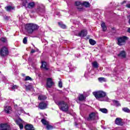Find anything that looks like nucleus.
Instances as JSON below:
<instances>
[{
    "instance_id": "f257e3e1",
    "label": "nucleus",
    "mask_w": 130,
    "mask_h": 130,
    "mask_svg": "<svg viewBox=\"0 0 130 130\" xmlns=\"http://www.w3.org/2000/svg\"><path fill=\"white\" fill-rule=\"evenodd\" d=\"M92 93L99 101H109V99L106 96V92L103 91H94Z\"/></svg>"
},
{
    "instance_id": "f03ea898",
    "label": "nucleus",
    "mask_w": 130,
    "mask_h": 130,
    "mask_svg": "<svg viewBox=\"0 0 130 130\" xmlns=\"http://www.w3.org/2000/svg\"><path fill=\"white\" fill-rule=\"evenodd\" d=\"M54 101L58 105L60 110L67 112L69 111V105L63 101H59L58 99H54Z\"/></svg>"
},
{
    "instance_id": "7ed1b4c3",
    "label": "nucleus",
    "mask_w": 130,
    "mask_h": 130,
    "mask_svg": "<svg viewBox=\"0 0 130 130\" xmlns=\"http://www.w3.org/2000/svg\"><path fill=\"white\" fill-rule=\"evenodd\" d=\"M38 28H39V26L34 23H27L25 26V29L28 34H32Z\"/></svg>"
},
{
    "instance_id": "20e7f679",
    "label": "nucleus",
    "mask_w": 130,
    "mask_h": 130,
    "mask_svg": "<svg viewBox=\"0 0 130 130\" xmlns=\"http://www.w3.org/2000/svg\"><path fill=\"white\" fill-rule=\"evenodd\" d=\"M36 13L40 16H43L45 14V6L41 4H38L37 8L36 9Z\"/></svg>"
},
{
    "instance_id": "39448f33",
    "label": "nucleus",
    "mask_w": 130,
    "mask_h": 130,
    "mask_svg": "<svg viewBox=\"0 0 130 130\" xmlns=\"http://www.w3.org/2000/svg\"><path fill=\"white\" fill-rule=\"evenodd\" d=\"M128 40V38L126 36H122L118 38L117 39V44L118 45H119L120 46H121L122 45H124L125 43H126V41Z\"/></svg>"
},
{
    "instance_id": "423d86ee",
    "label": "nucleus",
    "mask_w": 130,
    "mask_h": 130,
    "mask_svg": "<svg viewBox=\"0 0 130 130\" xmlns=\"http://www.w3.org/2000/svg\"><path fill=\"white\" fill-rule=\"evenodd\" d=\"M9 54V50L6 47H3L0 49V55L2 57H5Z\"/></svg>"
},
{
    "instance_id": "0eeeda50",
    "label": "nucleus",
    "mask_w": 130,
    "mask_h": 130,
    "mask_svg": "<svg viewBox=\"0 0 130 130\" xmlns=\"http://www.w3.org/2000/svg\"><path fill=\"white\" fill-rule=\"evenodd\" d=\"M98 119V116L95 113H91L87 118L88 121H95Z\"/></svg>"
},
{
    "instance_id": "6e6552de",
    "label": "nucleus",
    "mask_w": 130,
    "mask_h": 130,
    "mask_svg": "<svg viewBox=\"0 0 130 130\" xmlns=\"http://www.w3.org/2000/svg\"><path fill=\"white\" fill-rule=\"evenodd\" d=\"M17 123L20 129H23L24 128V121L20 118V117H17Z\"/></svg>"
},
{
    "instance_id": "1a4fd4ad",
    "label": "nucleus",
    "mask_w": 130,
    "mask_h": 130,
    "mask_svg": "<svg viewBox=\"0 0 130 130\" xmlns=\"http://www.w3.org/2000/svg\"><path fill=\"white\" fill-rule=\"evenodd\" d=\"M0 130H11L10 125L5 124H0Z\"/></svg>"
},
{
    "instance_id": "9d476101",
    "label": "nucleus",
    "mask_w": 130,
    "mask_h": 130,
    "mask_svg": "<svg viewBox=\"0 0 130 130\" xmlns=\"http://www.w3.org/2000/svg\"><path fill=\"white\" fill-rule=\"evenodd\" d=\"M75 5L76 7H77V9L78 10V11H81L83 10V7H82V3H81L80 1H76Z\"/></svg>"
},
{
    "instance_id": "9b49d317",
    "label": "nucleus",
    "mask_w": 130,
    "mask_h": 130,
    "mask_svg": "<svg viewBox=\"0 0 130 130\" xmlns=\"http://www.w3.org/2000/svg\"><path fill=\"white\" fill-rule=\"evenodd\" d=\"M41 68L43 69L45 71H48V70H49V66H48V64H47V63H46V62L42 61Z\"/></svg>"
},
{
    "instance_id": "f8f14e48",
    "label": "nucleus",
    "mask_w": 130,
    "mask_h": 130,
    "mask_svg": "<svg viewBox=\"0 0 130 130\" xmlns=\"http://www.w3.org/2000/svg\"><path fill=\"white\" fill-rule=\"evenodd\" d=\"M54 84L51 78H48L47 80V87L48 88H51L52 85Z\"/></svg>"
},
{
    "instance_id": "ddd939ff",
    "label": "nucleus",
    "mask_w": 130,
    "mask_h": 130,
    "mask_svg": "<svg viewBox=\"0 0 130 130\" xmlns=\"http://www.w3.org/2000/svg\"><path fill=\"white\" fill-rule=\"evenodd\" d=\"M36 6L35 2L31 1L27 4V9H34Z\"/></svg>"
},
{
    "instance_id": "4468645a",
    "label": "nucleus",
    "mask_w": 130,
    "mask_h": 130,
    "mask_svg": "<svg viewBox=\"0 0 130 130\" xmlns=\"http://www.w3.org/2000/svg\"><path fill=\"white\" fill-rule=\"evenodd\" d=\"M39 108L42 110L46 109V108H47V104L44 102L40 103L39 105Z\"/></svg>"
},
{
    "instance_id": "2eb2a0df",
    "label": "nucleus",
    "mask_w": 130,
    "mask_h": 130,
    "mask_svg": "<svg viewBox=\"0 0 130 130\" xmlns=\"http://www.w3.org/2000/svg\"><path fill=\"white\" fill-rule=\"evenodd\" d=\"M87 34H88L87 30L83 29L79 33V36L80 37H85V36H87Z\"/></svg>"
},
{
    "instance_id": "dca6fc26",
    "label": "nucleus",
    "mask_w": 130,
    "mask_h": 130,
    "mask_svg": "<svg viewBox=\"0 0 130 130\" xmlns=\"http://www.w3.org/2000/svg\"><path fill=\"white\" fill-rule=\"evenodd\" d=\"M4 111L7 114H10L12 112V107L10 106H6L5 107Z\"/></svg>"
},
{
    "instance_id": "f3484780",
    "label": "nucleus",
    "mask_w": 130,
    "mask_h": 130,
    "mask_svg": "<svg viewBox=\"0 0 130 130\" xmlns=\"http://www.w3.org/2000/svg\"><path fill=\"white\" fill-rule=\"evenodd\" d=\"M24 128L25 130H35L33 125L32 124H26L24 126Z\"/></svg>"
},
{
    "instance_id": "a211bd4d",
    "label": "nucleus",
    "mask_w": 130,
    "mask_h": 130,
    "mask_svg": "<svg viewBox=\"0 0 130 130\" xmlns=\"http://www.w3.org/2000/svg\"><path fill=\"white\" fill-rule=\"evenodd\" d=\"M115 122L117 125H122V121H121V118H116Z\"/></svg>"
},
{
    "instance_id": "6ab92c4d",
    "label": "nucleus",
    "mask_w": 130,
    "mask_h": 130,
    "mask_svg": "<svg viewBox=\"0 0 130 130\" xmlns=\"http://www.w3.org/2000/svg\"><path fill=\"white\" fill-rule=\"evenodd\" d=\"M5 9L7 12H12L13 10H15V7H12L11 6H8L5 7Z\"/></svg>"
},
{
    "instance_id": "aec40b11",
    "label": "nucleus",
    "mask_w": 130,
    "mask_h": 130,
    "mask_svg": "<svg viewBox=\"0 0 130 130\" xmlns=\"http://www.w3.org/2000/svg\"><path fill=\"white\" fill-rule=\"evenodd\" d=\"M118 55L119 56V57L125 58L126 56L125 52L124 51H121Z\"/></svg>"
},
{
    "instance_id": "412c9836",
    "label": "nucleus",
    "mask_w": 130,
    "mask_h": 130,
    "mask_svg": "<svg viewBox=\"0 0 130 130\" xmlns=\"http://www.w3.org/2000/svg\"><path fill=\"white\" fill-rule=\"evenodd\" d=\"M113 103L114 105V106H116V107H118L119 106H121V105L119 103V102L116 101V100H113Z\"/></svg>"
},
{
    "instance_id": "4be33fe9",
    "label": "nucleus",
    "mask_w": 130,
    "mask_h": 130,
    "mask_svg": "<svg viewBox=\"0 0 130 130\" xmlns=\"http://www.w3.org/2000/svg\"><path fill=\"white\" fill-rule=\"evenodd\" d=\"M47 98L46 95H40L38 97L39 100H45Z\"/></svg>"
},
{
    "instance_id": "5701e85b",
    "label": "nucleus",
    "mask_w": 130,
    "mask_h": 130,
    "mask_svg": "<svg viewBox=\"0 0 130 130\" xmlns=\"http://www.w3.org/2000/svg\"><path fill=\"white\" fill-rule=\"evenodd\" d=\"M82 6H84L85 8H89L90 3L89 2H84L82 3Z\"/></svg>"
},
{
    "instance_id": "b1692460",
    "label": "nucleus",
    "mask_w": 130,
    "mask_h": 130,
    "mask_svg": "<svg viewBox=\"0 0 130 130\" xmlns=\"http://www.w3.org/2000/svg\"><path fill=\"white\" fill-rule=\"evenodd\" d=\"M101 27L103 31H106V30L107 29L106 26H105V23L104 22H102L101 24Z\"/></svg>"
},
{
    "instance_id": "393cba45",
    "label": "nucleus",
    "mask_w": 130,
    "mask_h": 130,
    "mask_svg": "<svg viewBox=\"0 0 130 130\" xmlns=\"http://www.w3.org/2000/svg\"><path fill=\"white\" fill-rule=\"evenodd\" d=\"M122 110L124 111V112H126V113H130V110L127 108H123Z\"/></svg>"
},
{
    "instance_id": "a878e982",
    "label": "nucleus",
    "mask_w": 130,
    "mask_h": 130,
    "mask_svg": "<svg viewBox=\"0 0 130 130\" xmlns=\"http://www.w3.org/2000/svg\"><path fill=\"white\" fill-rule=\"evenodd\" d=\"M89 42L90 44H91V45H95V44H96V42L93 39H89Z\"/></svg>"
},
{
    "instance_id": "bb28decb",
    "label": "nucleus",
    "mask_w": 130,
    "mask_h": 130,
    "mask_svg": "<svg viewBox=\"0 0 130 130\" xmlns=\"http://www.w3.org/2000/svg\"><path fill=\"white\" fill-rule=\"evenodd\" d=\"M58 24L59 26H60V27L61 28H62L63 29H66V28H67V26H66V25L61 23V22H58Z\"/></svg>"
},
{
    "instance_id": "cd10ccee",
    "label": "nucleus",
    "mask_w": 130,
    "mask_h": 130,
    "mask_svg": "<svg viewBox=\"0 0 130 130\" xmlns=\"http://www.w3.org/2000/svg\"><path fill=\"white\" fill-rule=\"evenodd\" d=\"M41 122L43 123V124H44V125H47L48 124V122H47V121H46V120H45V119H42L41 120Z\"/></svg>"
},
{
    "instance_id": "c85d7f7f",
    "label": "nucleus",
    "mask_w": 130,
    "mask_h": 130,
    "mask_svg": "<svg viewBox=\"0 0 130 130\" xmlns=\"http://www.w3.org/2000/svg\"><path fill=\"white\" fill-rule=\"evenodd\" d=\"M23 109L22 108H18V110H17V112L19 114V115H20L21 114V113L23 112Z\"/></svg>"
},
{
    "instance_id": "c756f323",
    "label": "nucleus",
    "mask_w": 130,
    "mask_h": 130,
    "mask_svg": "<svg viewBox=\"0 0 130 130\" xmlns=\"http://www.w3.org/2000/svg\"><path fill=\"white\" fill-rule=\"evenodd\" d=\"M28 5V1L26 0H25L22 3V6L23 7H25V8H27V6Z\"/></svg>"
},
{
    "instance_id": "7c9ffc66",
    "label": "nucleus",
    "mask_w": 130,
    "mask_h": 130,
    "mask_svg": "<svg viewBox=\"0 0 130 130\" xmlns=\"http://www.w3.org/2000/svg\"><path fill=\"white\" fill-rule=\"evenodd\" d=\"M100 111H101V112H103V113H107V112H108L107 109L105 108L100 109Z\"/></svg>"
},
{
    "instance_id": "2f4dec72",
    "label": "nucleus",
    "mask_w": 130,
    "mask_h": 130,
    "mask_svg": "<svg viewBox=\"0 0 130 130\" xmlns=\"http://www.w3.org/2000/svg\"><path fill=\"white\" fill-rule=\"evenodd\" d=\"M92 67H93V68H95V69H97V68H98L99 67L98 63H97V62L96 61L92 62Z\"/></svg>"
},
{
    "instance_id": "473e14b6",
    "label": "nucleus",
    "mask_w": 130,
    "mask_h": 130,
    "mask_svg": "<svg viewBox=\"0 0 130 130\" xmlns=\"http://www.w3.org/2000/svg\"><path fill=\"white\" fill-rule=\"evenodd\" d=\"M46 128L47 129H52L53 128V126L51 125H49V124L46 125Z\"/></svg>"
},
{
    "instance_id": "72a5a7b5",
    "label": "nucleus",
    "mask_w": 130,
    "mask_h": 130,
    "mask_svg": "<svg viewBox=\"0 0 130 130\" xmlns=\"http://www.w3.org/2000/svg\"><path fill=\"white\" fill-rule=\"evenodd\" d=\"M85 100V97H84V95L83 94H81L79 97V100L80 101H83V100Z\"/></svg>"
},
{
    "instance_id": "f704fd0d",
    "label": "nucleus",
    "mask_w": 130,
    "mask_h": 130,
    "mask_svg": "<svg viewBox=\"0 0 130 130\" xmlns=\"http://www.w3.org/2000/svg\"><path fill=\"white\" fill-rule=\"evenodd\" d=\"M100 82H106V79L103 77H100L99 78Z\"/></svg>"
},
{
    "instance_id": "c9c22d12",
    "label": "nucleus",
    "mask_w": 130,
    "mask_h": 130,
    "mask_svg": "<svg viewBox=\"0 0 130 130\" xmlns=\"http://www.w3.org/2000/svg\"><path fill=\"white\" fill-rule=\"evenodd\" d=\"M1 41H2V42H3V43H7V38H2L1 39Z\"/></svg>"
},
{
    "instance_id": "e433bc0d",
    "label": "nucleus",
    "mask_w": 130,
    "mask_h": 130,
    "mask_svg": "<svg viewBox=\"0 0 130 130\" xmlns=\"http://www.w3.org/2000/svg\"><path fill=\"white\" fill-rule=\"evenodd\" d=\"M24 81H32V78L29 76H26L24 79Z\"/></svg>"
},
{
    "instance_id": "4c0bfd02",
    "label": "nucleus",
    "mask_w": 130,
    "mask_h": 130,
    "mask_svg": "<svg viewBox=\"0 0 130 130\" xmlns=\"http://www.w3.org/2000/svg\"><path fill=\"white\" fill-rule=\"evenodd\" d=\"M23 43H24V44H27V37L24 38L23 40Z\"/></svg>"
},
{
    "instance_id": "58836bf2",
    "label": "nucleus",
    "mask_w": 130,
    "mask_h": 130,
    "mask_svg": "<svg viewBox=\"0 0 130 130\" xmlns=\"http://www.w3.org/2000/svg\"><path fill=\"white\" fill-rule=\"evenodd\" d=\"M58 86H59V88L62 87V83L61 82V81H59Z\"/></svg>"
},
{
    "instance_id": "ea45409f",
    "label": "nucleus",
    "mask_w": 130,
    "mask_h": 130,
    "mask_svg": "<svg viewBox=\"0 0 130 130\" xmlns=\"http://www.w3.org/2000/svg\"><path fill=\"white\" fill-rule=\"evenodd\" d=\"M84 76H85V78H88V76H90L89 75V72H85Z\"/></svg>"
},
{
    "instance_id": "a19ab883",
    "label": "nucleus",
    "mask_w": 130,
    "mask_h": 130,
    "mask_svg": "<svg viewBox=\"0 0 130 130\" xmlns=\"http://www.w3.org/2000/svg\"><path fill=\"white\" fill-rule=\"evenodd\" d=\"M31 89V86H26V91H29V90H30Z\"/></svg>"
},
{
    "instance_id": "79ce46f5",
    "label": "nucleus",
    "mask_w": 130,
    "mask_h": 130,
    "mask_svg": "<svg viewBox=\"0 0 130 130\" xmlns=\"http://www.w3.org/2000/svg\"><path fill=\"white\" fill-rule=\"evenodd\" d=\"M4 18L5 19V20H9V19H10V17L9 16H4Z\"/></svg>"
},
{
    "instance_id": "37998d69",
    "label": "nucleus",
    "mask_w": 130,
    "mask_h": 130,
    "mask_svg": "<svg viewBox=\"0 0 130 130\" xmlns=\"http://www.w3.org/2000/svg\"><path fill=\"white\" fill-rule=\"evenodd\" d=\"M126 7L128 8V9H130V4H127L126 5Z\"/></svg>"
},
{
    "instance_id": "c03bdc74",
    "label": "nucleus",
    "mask_w": 130,
    "mask_h": 130,
    "mask_svg": "<svg viewBox=\"0 0 130 130\" xmlns=\"http://www.w3.org/2000/svg\"><path fill=\"white\" fill-rule=\"evenodd\" d=\"M17 87L16 85H14L13 87H12V89H16V87Z\"/></svg>"
},
{
    "instance_id": "a18cd8bd",
    "label": "nucleus",
    "mask_w": 130,
    "mask_h": 130,
    "mask_svg": "<svg viewBox=\"0 0 130 130\" xmlns=\"http://www.w3.org/2000/svg\"><path fill=\"white\" fill-rule=\"evenodd\" d=\"M34 52H35V50L32 49V50H31V53H34Z\"/></svg>"
},
{
    "instance_id": "49530a36",
    "label": "nucleus",
    "mask_w": 130,
    "mask_h": 130,
    "mask_svg": "<svg viewBox=\"0 0 130 130\" xmlns=\"http://www.w3.org/2000/svg\"><path fill=\"white\" fill-rule=\"evenodd\" d=\"M128 33H130V27L128 28L127 31Z\"/></svg>"
},
{
    "instance_id": "de8ad7c7",
    "label": "nucleus",
    "mask_w": 130,
    "mask_h": 130,
    "mask_svg": "<svg viewBox=\"0 0 130 130\" xmlns=\"http://www.w3.org/2000/svg\"><path fill=\"white\" fill-rule=\"evenodd\" d=\"M125 3H126V1H124L121 3V4L123 5V4H125Z\"/></svg>"
},
{
    "instance_id": "09e8293b",
    "label": "nucleus",
    "mask_w": 130,
    "mask_h": 130,
    "mask_svg": "<svg viewBox=\"0 0 130 130\" xmlns=\"http://www.w3.org/2000/svg\"><path fill=\"white\" fill-rule=\"evenodd\" d=\"M15 122H17V119H14Z\"/></svg>"
},
{
    "instance_id": "8fccbe9b",
    "label": "nucleus",
    "mask_w": 130,
    "mask_h": 130,
    "mask_svg": "<svg viewBox=\"0 0 130 130\" xmlns=\"http://www.w3.org/2000/svg\"><path fill=\"white\" fill-rule=\"evenodd\" d=\"M2 73V72L0 71V74H1Z\"/></svg>"
},
{
    "instance_id": "3c124183",
    "label": "nucleus",
    "mask_w": 130,
    "mask_h": 130,
    "mask_svg": "<svg viewBox=\"0 0 130 130\" xmlns=\"http://www.w3.org/2000/svg\"><path fill=\"white\" fill-rule=\"evenodd\" d=\"M1 6H0V8H1Z\"/></svg>"
}]
</instances>
